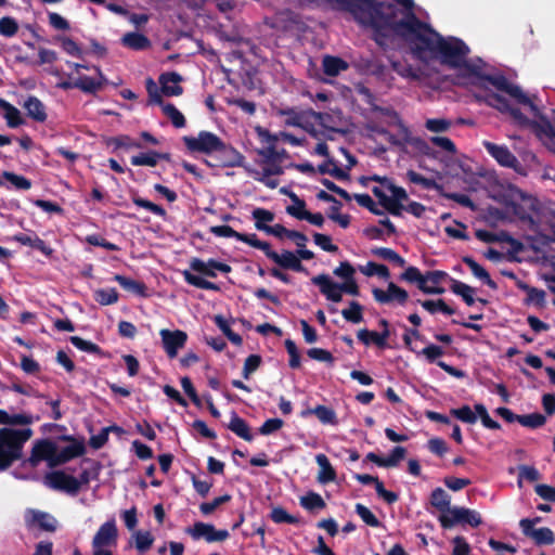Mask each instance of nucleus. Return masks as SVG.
<instances>
[{
  "mask_svg": "<svg viewBox=\"0 0 555 555\" xmlns=\"http://www.w3.org/2000/svg\"><path fill=\"white\" fill-rule=\"evenodd\" d=\"M30 428H0V472L8 469L23 456L24 444L31 438Z\"/></svg>",
  "mask_w": 555,
  "mask_h": 555,
  "instance_id": "1",
  "label": "nucleus"
},
{
  "mask_svg": "<svg viewBox=\"0 0 555 555\" xmlns=\"http://www.w3.org/2000/svg\"><path fill=\"white\" fill-rule=\"evenodd\" d=\"M507 197L506 205L519 221L529 225L538 223L541 214V203L535 196L518 188H511Z\"/></svg>",
  "mask_w": 555,
  "mask_h": 555,
  "instance_id": "2",
  "label": "nucleus"
},
{
  "mask_svg": "<svg viewBox=\"0 0 555 555\" xmlns=\"http://www.w3.org/2000/svg\"><path fill=\"white\" fill-rule=\"evenodd\" d=\"M483 80L491 83L496 90L508 94L516 103L528 106L531 114L539 118L544 127L553 129V124L545 117L522 89L512 83L504 75H485Z\"/></svg>",
  "mask_w": 555,
  "mask_h": 555,
  "instance_id": "3",
  "label": "nucleus"
},
{
  "mask_svg": "<svg viewBox=\"0 0 555 555\" xmlns=\"http://www.w3.org/2000/svg\"><path fill=\"white\" fill-rule=\"evenodd\" d=\"M448 278V273L441 270L421 272L417 267L410 266L400 274V280L411 284H416L417 288L424 294L440 295L444 288L439 284Z\"/></svg>",
  "mask_w": 555,
  "mask_h": 555,
  "instance_id": "4",
  "label": "nucleus"
},
{
  "mask_svg": "<svg viewBox=\"0 0 555 555\" xmlns=\"http://www.w3.org/2000/svg\"><path fill=\"white\" fill-rule=\"evenodd\" d=\"M266 24L283 34H300L307 29V24L301 14L291 9L278 11L271 17H267Z\"/></svg>",
  "mask_w": 555,
  "mask_h": 555,
  "instance_id": "5",
  "label": "nucleus"
},
{
  "mask_svg": "<svg viewBox=\"0 0 555 555\" xmlns=\"http://www.w3.org/2000/svg\"><path fill=\"white\" fill-rule=\"evenodd\" d=\"M438 521L442 529H451L456 525H469L477 528L482 524V518L475 509L454 506L448 514H440Z\"/></svg>",
  "mask_w": 555,
  "mask_h": 555,
  "instance_id": "6",
  "label": "nucleus"
},
{
  "mask_svg": "<svg viewBox=\"0 0 555 555\" xmlns=\"http://www.w3.org/2000/svg\"><path fill=\"white\" fill-rule=\"evenodd\" d=\"M244 160L243 154L221 140L211 155V160L206 159L205 164L209 167L233 168L243 166Z\"/></svg>",
  "mask_w": 555,
  "mask_h": 555,
  "instance_id": "7",
  "label": "nucleus"
},
{
  "mask_svg": "<svg viewBox=\"0 0 555 555\" xmlns=\"http://www.w3.org/2000/svg\"><path fill=\"white\" fill-rule=\"evenodd\" d=\"M182 141L190 153H202L211 156L221 139L214 132L202 130L197 137L184 135Z\"/></svg>",
  "mask_w": 555,
  "mask_h": 555,
  "instance_id": "8",
  "label": "nucleus"
},
{
  "mask_svg": "<svg viewBox=\"0 0 555 555\" xmlns=\"http://www.w3.org/2000/svg\"><path fill=\"white\" fill-rule=\"evenodd\" d=\"M44 483L53 490L63 491L72 495H76L79 492L78 479L63 470L48 473L44 477Z\"/></svg>",
  "mask_w": 555,
  "mask_h": 555,
  "instance_id": "9",
  "label": "nucleus"
},
{
  "mask_svg": "<svg viewBox=\"0 0 555 555\" xmlns=\"http://www.w3.org/2000/svg\"><path fill=\"white\" fill-rule=\"evenodd\" d=\"M485 101L487 105L498 109L501 113L508 114L517 124L526 126L529 119L518 107L511 105V103L501 94L489 92L486 94Z\"/></svg>",
  "mask_w": 555,
  "mask_h": 555,
  "instance_id": "10",
  "label": "nucleus"
},
{
  "mask_svg": "<svg viewBox=\"0 0 555 555\" xmlns=\"http://www.w3.org/2000/svg\"><path fill=\"white\" fill-rule=\"evenodd\" d=\"M56 443L50 439H39L34 442L30 456L25 461L30 467L35 468L41 461H47L49 467L54 460Z\"/></svg>",
  "mask_w": 555,
  "mask_h": 555,
  "instance_id": "11",
  "label": "nucleus"
},
{
  "mask_svg": "<svg viewBox=\"0 0 555 555\" xmlns=\"http://www.w3.org/2000/svg\"><path fill=\"white\" fill-rule=\"evenodd\" d=\"M186 532L194 539H205L206 542H222L230 537V533L225 529H216L214 525L197 521L193 527H189Z\"/></svg>",
  "mask_w": 555,
  "mask_h": 555,
  "instance_id": "12",
  "label": "nucleus"
},
{
  "mask_svg": "<svg viewBox=\"0 0 555 555\" xmlns=\"http://www.w3.org/2000/svg\"><path fill=\"white\" fill-rule=\"evenodd\" d=\"M483 147L490 156H492L499 165L519 171L521 165L518 158L509 151L506 145H499L490 141L482 142Z\"/></svg>",
  "mask_w": 555,
  "mask_h": 555,
  "instance_id": "13",
  "label": "nucleus"
},
{
  "mask_svg": "<svg viewBox=\"0 0 555 555\" xmlns=\"http://www.w3.org/2000/svg\"><path fill=\"white\" fill-rule=\"evenodd\" d=\"M519 527L526 538L531 539L535 545H552L555 543V533L547 527L532 528V522L529 518H522L519 521Z\"/></svg>",
  "mask_w": 555,
  "mask_h": 555,
  "instance_id": "14",
  "label": "nucleus"
},
{
  "mask_svg": "<svg viewBox=\"0 0 555 555\" xmlns=\"http://www.w3.org/2000/svg\"><path fill=\"white\" fill-rule=\"evenodd\" d=\"M159 335L163 348L170 359L177 357L179 349L183 348L188 341V334L181 330L163 328L159 331Z\"/></svg>",
  "mask_w": 555,
  "mask_h": 555,
  "instance_id": "15",
  "label": "nucleus"
},
{
  "mask_svg": "<svg viewBox=\"0 0 555 555\" xmlns=\"http://www.w3.org/2000/svg\"><path fill=\"white\" fill-rule=\"evenodd\" d=\"M372 294L374 299L383 305L389 304L391 301H397L399 305H404L409 299V293L393 282L388 283L387 291L375 287L373 288Z\"/></svg>",
  "mask_w": 555,
  "mask_h": 555,
  "instance_id": "16",
  "label": "nucleus"
},
{
  "mask_svg": "<svg viewBox=\"0 0 555 555\" xmlns=\"http://www.w3.org/2000/svg\"><path fill=\"white\" fill-rule=\"evenodd\" d=\"M314 285H318L322 295L327 300L340 302L343 300L340 283L334 282L327 274H319L311 279Z\"/></svg>",
  "mask_w": 555,
  "mask_h": 555,
  "instance_id": "17",
  "label": "nucleus"
},
{
  "mask_svg": "<svg viewBox=\"0 0 555 555\" xmlns=\"http://www.w3.org/2000/svg\"><path fill=\"white\" fill-rule=\"evenodd\" d=\"M268 258L283 269L293 270L300 273H308L307 269L301 263L296 253L283 250L281 254H278L276 251L271 250L268 253Z\"/></svg>",
  "mask_w": 555,
  "mask_h": 555,
  "instance_id": "18",
  "label": "nucleus"
},
{
  "mask_svg": "<svg viewBox=\"0 0 555 555\" xmlns=\"http://www.w3.org/2000/svg\"><path fill=\"white\" fill-rule=\"evenodd\" d=\"M118 537L117 526L114 519H111L100 526L93 537L92 547H104L115 544Z\"/></svg>",
  "mask_w": 555,
  "mask_h": 555,
  "instance_id": "19",
  "label": "nucleus"
},
{
  "mask_svg": "<svg viewBox=\"0 0 555 555\" xmlns=\"http://www.w3.org/2000/svg\"><path fill=\"white\" fill-rule=\"evenodd\" d=\"M86 453V447L82 441H75V443H70L61 450L55 451L53 463H51V467L61 466L66 464L67 462L82 456Z\"/></svg>",
  "mask_w": 555,
  "mask_h": 555,
  "instance_id": "20",
  "label": "nucleus"
},
{
  "mask_svg": "<svg viewBox=\"0 0 555 555\" xmlns=\"http://www.w3.org/2000/svg\"><path fill=\"white\" fill-rule=\"evenodd\" d=\"M181 80V75L176 72L163 73L158 78L162 92L167 96H178L182 94L183 88L179 85Z\"/></svg>",
  "mask_w": 555,
  "mask_h": 555,
  "instance_id": "21",
  "label": "nucleus"
},
{
  "mask_svg": "<svg viewBox=\"0 0 555 555\" xmlns=\"http://www.w3.org/2000/svg\"><path fill=\"white\" fill-rule=\"evenodd\" d=\"M362 70L371 76L376 77L379 80H387L389 70L386 65L376 56L363 59L361 62Z\"/></svg>",
  "mask_w": 555,
  "mask_h": 555,
  "instance_id": "22",
  "label": "nucleus"
},
{
  "mask_svg": "<svg viewBox=\"0 0 555 555\" xmlns=\"http://www.w3.org/2000/svg\"><path fill=\"white\" fill-rule=\"evenodd\" d=\"M24 108L29 118L37 122H44L48 118L46 105L35 95H29L24 102Z\"/></svg>",
  "mask_w": 555,
  "mask_h": 555,
  "instance_id": "23",
  "label": "nucleus"
},
{
  "mask_svg": "<svg viewBox=\"0 0 555 555\" xmlns=\"http://www.w3.org/2000/svg\"><path fill=\"white\" fill-rule=\"evenodd\" d=\"M390 335L389 331H382L380 333L375 331H369L366 328L359 330L357 333L358 339L364 345L369 346L370 344L376 345L380 349H385L387 347V339Z\"/></svg>",
  "mask_w": 555,
  "mask_h": 555,
  "instance_id": "24",
  "label": "nucleus"
},
{
  "mask_svg": "<svg viewBox=\"0 0 555 555\" xmlns=\"http://www.w3.org/2000/svg\"><path fill=\"white\" fill-rule=\"evenodd\" d=\"M30 518H27V522L31 525L38 526L41 530L48 532H54L56 530V519L41 511H30Z\"/></svg>",
  "mask_w": 555,
  "mask_h": 555,
  "instance_id": "25",
  "label": "nucleus"
},
{
  "mask_svg": "<svg viewBox=\"0 0 555 555\" xmlns=\"http://www.w3.org/2000/svg\"><path fill=\"white\" fill-rule=\"evenodd\" d=\"M113 280L117 282L125 291L134 294L140 297H147V286L145 283L137 280H132L121 274H115Z\"/></svg>",
  "mask_w": 555,
  "mask_h": 555,
  "instance_id": "26",
  "label": "nucleus"
},
{
  "mask_svg": "<svg viewBox=\"0 0 555 555\" xmlns=\"http://www.w3.org/2000/svg\"><path fill=\"white\" fill-rule=\"evenodd\" d=\"M463 262L470 269L472 273L491 289H498V284L491 279L488 271L480 266L473 257H463Z\"/></svg>",
  "mask_w": 555,
  "mask_h": 555,
  "instance_id": "27",
  "label": "nucleus"
},
{
  "mask_svg": "<svg viewBox=\"0 0 555 555\" xmlns=\"http://www.w3.org/2000/svg\"><path fill=\"white\" fill-rule=\"evenodd\" d=\"M315 461L320 467L317 478L318 481L322 485L333 482L336 479V472L327 456L323 453H320L315 456Z\"/></svg>",
  "mask_w": 555,
  "mask_h": 555,
  "instance_id": "28",
  "label": "nucleus"
},
{
  "mask_svg": "<svg viewBox=\"0 0 555 555\" xmlns=\"http://www.w3.org/2000/svg\"><path fill=\"white\" fill-rule=\"evenodd\" d=\"M228 428L245 441L250 442L254 439L247 422L240 417L235 411L231 414V421L228 424Z\"/></svg>",
  "mask_w": 555,
  "mask_h": 555,
  "instance_id": "29",
  "label": "nucleus"
},
{
  "mask_svg": "<svg viewBox=\"0 0 555 555\" xmlns=\"http://www.w3.org/2000/svg\"><path fill=\"white\" fill-rule=\"evenodd\" d=\"M429 502L431 506L441 512V514H448L452 508L450 494L440 487L431 491Z\"/></svg>",
  "mask_w": 555,
  "mask_h": 555,
  "instance_id": "30",
  "label": "nucleus"
},
{
  "mask_svg": "<svg viewBox=\"0 0 555 555\" xmlns=\"http://www.w3.org/2000/svg\"><path fill=\"white\" fill-rule=\"evenodd\" d=\"M314 414L322 424L337 425L338 420L336 412L326 405L319 404L313 409H309L301 413L302 416Z\"/></svg>",
  "mask_w": 555,
  "mask_h": 555,
  "instance_id": "31",
  "label": "nucleus"
},
{
  "mask_svg": "<svg viewBox=\"0 0 555 555\" xmlns=\"http://www.w3.org/2000/svg\"><path fill=\"white\" fill-rule=\"evenodd\" d=\"M121 42L124 46L134 50L143 51L151 47L150 39L140 33H127L124 35Z\"/></svg>",
  "mask_w": 555,
  "mask_h": 555,
  "instance_id": "32",
  "label": "nucleus"
},
{
  "mask_svg": "<svg viewBox=\"0 0 555 555\" xmlns=\"http://www.w3.org/2000/svg\"><path fill=\"white\" fill-rule=\"evenodd\" d=\"M325 75L334 77L348 68V63L338 56L325 55L322 61Z\"/></svg>",
  "mask_w": 555,
  "mask_h": 555,
  "instance_id": "33",
  "label": "nucleus"
},
{
  "mask_svg": "<svg viewBox=\"0 0 555 555\" xmlns=\"http://www.w3.org/2000/svg\"><path fill=\"white\" fill-rule=\"evenodd\" d=\"M39 416L36 417V421ZM35 417L30 414L18 413L10 415L7 411L0 409V425H30Z\"/></svg>",
  "mask_w": 555,
  "mask_h": 555,
  "instance_id": "34",
  "label": "nucleus"
},
{
  "mask_svg": "<svg viewBox=\"0 0 555 555\" xmlns=\"http://www.w3.org/2000/svg\"><path fill=\"white\" fill-rule=\"evenodd\" d=\"M450 289L455 295L461 296L467 306H473L476 302V299L473 296L475 293L474 287H472L461 281L451 279Z\"/></svg>",
  "mask_w": 555,
  "mask_h": 555,
  "instance_id": "35",
  "label": "nucleus"
},
{
  "mask_svg": "<svg viewBox=\"0 0 555 555\" xmlns=\"http://www.w3.org/2000/svg\"><path fill=\"white\" fill-rule=\"evenodd\" d=\"M318 172L321 175H330L337 180H348L349 173L338 167L333 158H328L326 162L318 166Z\"/></svg>",
  "mask_w": 555,
  "mask_h": 555,
  "instance_id": "36",
  "label": "nucleus"
},
{
  "mask_svg": "<svg viewBox=\"0 0 555 555\" xmlns=\"http://www.w3.org/2000/svg\"><path fill=\"white\" fill-rule=\"evenodd\" d=\"M406 178L411 183L422 185L425 190L442 191V185L435 179L426 178L412 169L406 171Z\"/></svg>",
  "mask_w": 555,
  "mask_h": 555,
  "instance_id": "37",
  "label": "nucleus"
},
{
  "mask_svg": "<svg viewBox=\"0 0 555 555\" xmlns=\"http://www.w3.org/2000/svg\"><path fill=\"white\" fill-rule=\"evenodd\" d=\"M182 275L184 278V281L192 286H195L201 289H206V291H215V292L220 291V287L217 284H215L210 281H207V280L203 279L202 276L193 274L189 270H184L182 272Z\"/></svg>",
  "mask_w": 555,
  "mask_h": 555,
  "instance_id": "38",
  "label": "nucleus"
},
{
  "mask_svg": "<svg viewBox=\"0 0 555 555\" xmlns=\"http://www.w3.org/2000/svg\"><path fill=\"white\" fill-rule=\"evenodd\" d=\"M94 300L101 306H108L118 301L119 295L116 288H99L93 294Z\"/></svg>",
  "mask_w": 555,
  "mask_h": 555,
  "instance_id": "39",
  "label": "nucleus"
},
{
  "mask_svg": "<svg viewBox=\"0 0 555 555\" xmlns=\"http://www.w3.org/2000/svg\"><path fill=\"white\" fill-rule=\"evenodd\" d=\"M418 302L422 305V307L426 311H428L431 314H434L438 311H440L444 314H448V315H452L455 313V309L448 306L443 299L424 300V301L418 300Z\"/></svg>",
  "mask_w": 555,
  "mask_h": 555,
  "instance_id": "40",
  "label": "nucleus"
},
{
  "mask_svg": "<svg viewBox=\"0 0 555 555\" xmlns=\"http://www.w3.org/2000/svg\"><path fill=\"white\" fill-rule=\"evenodd\" d=\"M300 505L307 511L322 509L326 506L323 498L313 491L300 498Z\"/></svg>",
  "mask_w": 555,
  "mask_h": 555,
  "instance_id": "41",
  "label": "nucleus"
},
{
  "mask_svg": "<svg viewBox=\"0 0 555 555\" xmlns=\"http://www.w3.org/2000/svg\"><path fill=\"white\" fill-rule=\"evenodd\" d=\"M74 86L76 89H79L86 93H95L99 91L103 83L101 81H96L94 78L90 76H80L74 81Z\"/></svg>",
  "mask_w": 555,
  "mask_h": 555,
  "instance_id": "42",
  "label": "nucleus"
},
{
  "mask_svg": "<svg viewBox=\"0 0 555 555\" xmlns=\"http://www.w3.org/2000/svg\"><path fill=\"white\" fill-rule=\"evenodd\" d=\"M360 271L366 276L377 275L383 280L390 278V271L387 266L369 261L365 267H361Z\"/></svg>",
  "mask_w": 555,
  "mask_h": 555,
  "instance_id": "43",
  "label": "nucleus"
},
{
  "mask_svg": "<svg viewBox=\"0 0 555 555\" xmlns=\"http://www.w3.org/2000/svg\"><path fill=\"white\" fill-rule=\"evenodd\" d=\"M251 215L253 219L255 220L256 229L263 232L269 227L267 222H271L274 219V214L264 208H255Z\"/></svg>",
  "mask_w": 555,
  "mask_h": 555,
  "instance_id": "44",
  "label": "nucleus"
},
{
  "mask_svg": "<svg viewBox=\"0 0 555 555\" xmlns=\"http://www.w3.org/2000/svg\"><path fill=\"white\" fill-rule=\"evenodd\" d=\"M279 116H285V125L292 127H300L305 118L302 112H298L295 107L280 108L278 111Z\"/></svg>",
  "mask_w": 555,
  "mask_h": 555,
  "instance_id": "45",
  "label": "nucleus"
},
{
  "mask_svg": "<svg viewBox=\"0 0 555 555\" xmlns=\"http://www.w3.org/2000/svg\"><path fill=\"white\" fill-rule=\"evenodd\" d=\"M237 241L246 243L254 248L262 250L267 257H268V253H270L272 250L270 243H268L266 241H260L258 238L257 234H255V233H249V234L240 233Z\"/></svg>",
  "mask_w": 555,
  "mask_h": 555,
  "instance_id": "46",
  "label": "nucleus"
},
{
  "mask_svg": "<svg viewBox=\"0 0 555 555\" xmlns=\"http://www.w3.org/2000/svg\"><path fill=\"white\" fill-rule=\"evenodd\" d=\"M162 108L163 113L171 120L176 128H183L185 126V117L172 103H166Z\"/></svg>",
  "mask_w": 555,
  "mask_h": 555,
  "instance_id": "47",
  "label": "nucleus"
},
{
  "mask_svg": "<svg viewBox=\"0 0 555 555\" xmlns=\"http://www.w3.org/2000/svg\"><path fill=\"white\" fill-rule=\"evenodd\" d=\"M270 518L275 524H299V518L287 513V511L281 506L273 507L270 514Z\"/></svg>",
  "mask_w": 555,
  "mask_h": 555,
  "instance_id": "48",
  "label": "nucleus"
},
{
  "mask_svg": "<svg viewBox=\"0 0 555 555\" xmlns=\"http://www.w3.org/2000/svg\"><path fill=\"white\" fill-rule=\"evenodd\" d=\"M344 319L351 323L363 321V307L358 301H351L348 309L341 311Z\"/></svg>",
  "mask_w": 555,
  "mask_h": 555,
  "instance_id": "49",
  "label": "nucleus"
},
{
  "mask_svg": "<svg viewBox=\"0 0 555 555\" xmlns=\"http://www.w3.org/2000/svg\"><path fill=\"white\" fill-rule=\"evenodd\" d=\"M2 178L9 181L16 190L26 191L31 188V181L28 178L12 171H2Z\"/></svg>",
  "mask_w": 555,
  "mask_h": 555,
  "instance_id": "50",
  "label": "nucleus"
},
{
  "mask_svg": "<svg viewBox=\"0 0 555 555\" xmlns=\"http://www.w3.org/2000/svg\"><path fill=\"white\" fill-rule=\"evenodd\" d=\"M131 199L135 206L144 208L158 217L165 218L167 215L165 208H163L160 205H157L149 199L142 198L138 195L132 196Z\"/></svg>",
  "mask_w": 555,
  "mask_h": 555,
  "instance_id": "51",
  "label": "nucleus"
},
{
  "mask_svg": "<svg viewBox=\"0 0 555 555\" xmlns=\"http://www.w3.org/2000/svg\"><path fill=\"white\" fill-rule=\"evenodd\" d=\"M291 198L294 202V205L287 206L286 212L298 220H304L307 214L306 202L304 199H300L294 193L291 194Z\"/></svg>",
  "mask_w": 555,
  "mask_h": 555,
  "instance_id": "52",
  "label": "nucleus"
},
{
  "mask_svg": "<svg viewBox=\"0 0 555 555\" xmlns=\"http://www.w3.org/2000/svg\"><path fill=\"white\" fill-rule=\"evenodd\" d=\"M146 92L149 94V103L156 104L163 107L164 100L162 96V87L158 88L153 78L149 77L145 81Z\"/></svg>",
  "mask_w": 555,
  "mask_h": 555,
  "instance_id": "53",
  "label": "nucleus"
},
{
  "mask_svg": "<svg viewBox=\"0 0 555 555\" xmlns=\"http://www.w3.org/2000/svg\"><path fill=\"white\" fill-rule=\"evenodd\" d=\"M391 68L401 77L416 80L420 78L417 69L410 64H403L400 61H390Z\"/></svg>",
  "mask_w": 555,
  "mask_h": 555,
  "instance_id": "54",
  "label": "nucleus"
},
{
  "mask_svg": "<svg viewBox=\"0 0 555 555\" xmlns=\"http://www.w3.org/2000/svg\"><path fill=\"white\" fill-rule=\"evenodd\" d=\"M546 423V416H544L541 413H531V414H525L520 415L519 424L524 427L528 428H539L542 427Z\"/></svg>",
  "mask_w": 555,
  "mask_h": 555,
  "instance_id": "55",
  "label": "nucleus"
},
{
  "mask_svg": "<svg viewBox=\"0 0 555 555\" xmlns=\"http://www.w3.org/2000/svg\"><path fill=\"white\" fill-rule=\"evenodd\" d=\"M456 69L460 70L463 77H476L483 80L485 75L481 73V65L469 62L467 57H464V63Z\"/></svg>",
  "mask_w": 555,
  "mask_h": 555,
  "instance_id": "56",
  "label": "nucleus"
},
{
  "mask_svg": "<svg viewBox=\"0 0 555 555\" xmlns=\"http://www.w3.org/2000/svg\"><path fill=\"white\" fill-rule=\"evenodd\" d=\"M285 349L289 356L288 365L291 369L296 370L301 366V358L296 343L292 339H286L284 343Z\"/></svg>",
  "mask_w": 555,
  "mask_h": 555,
  "instance_id": "57",
  "label": "nucleus"
},
{
  "mask_svg": "<svg viewBox=\"0 0 555 555\" xmlns=\"http://www.w3.org/2000/svg\"><path fill=\"white\" fill-rule=\"evenodd\" d=\"M262 358L259 354H249L244 362L242 376L248 379L261 365Z\"/></svg>",
  "mask_w": 555,
  "mask_h": 555,
  "instance_id": "58",
  "label": "nucleus"
},
{
  "mask_svg": "<svg viewBox=\"0 0 555 555\" xmlns=\"http://www.w3.org/2000/svg\"><path fill=\"white\" fill-rule=\"evenodd\" d=\"M232 496L230 494H223L220 496L215 498L210 502H203L199 505V511L203 515H210L214 513L220 505L225 504L230 502Z\"/></svg>",
  "mask_w": 555,
  "mask_h": 555,
  "instance_id": "59",
  "label": "nucleus"
},
{
  "mask_svg": "<svg viewBox=\"0 0 555 555\" xmlns=\"http://www.w3.org/2000/svg\"><path fill=\"white\" fill-rule=\"evenodd\" d=\"M450 413L463 423L475 424L477 422V414L474 413L469 405L452 409Z\"/></svg>",
  "mask_w": 555,
  "mask_h": 555,
  "instance_id": "60",
  "label": "nucleus"
},
{
  "mask_svg": "<svg viewBox=\"0 0 555 555\" xmlns=\"http://www.w3.org/2000/svg\"><path fill=\"white\" fill-rule=\"evenodd\" d=\"M18 31V24L14 17L3 16L0 18V35L7 38L15 36Z\"/></svg>",
  "mask_w": 555,
  "mask_h": 555,
  "instance_id": "61",
  "label": "nucleus"
},
{
  "mask_svg": "<svg viewBox=\"0 0 555 555\" xmlns=\"http://www.w3.org/2000/svg\"><path fill=\"white\" fill-rule=\"evenodd\" d=\"M356 513L367 526L373 528H377L380 526V521L365 505L361 503L356 504Z\"/></svg>",
  "mask_w": 555,
  "mask_h": 555,
  "instance_id": "62",
  "label": "nucleus"
},
{
  "mask_svg": "<svg viewBox=\"0 0 555 555\" xmlns=\"http://www.w3.org/2000/svg\"><path fill=\"white\" fill-rule=\"evenodd\" d=\"M109 144L114 145L115 149H142V144L140 142L132 140L126 134L111 138Z\"/></svg>",
  "mask_w": 555,
  "mask_h": 555,
  "instance_id": "63",
  "label": "nucleus"
},
{
  "mask_svg": "<svg viewBox=\"0 0 555 555\" xmlns=\"http://www.w3.org/2000/svg\"><path fill=\"white\" fill-rule=\"evenodd\" d=\"M69 341L79 350L81 351H85V352H88V353H93V354H98L101 352V348L92 343V341H89V340H85L83 338L79 337V336H72L69 338Z\"/></svg>",
  "mask_w": 555,
  "mask_h": 555,
  "instance_id": "64",
  "label": "nucleus"
}]
</instances>
